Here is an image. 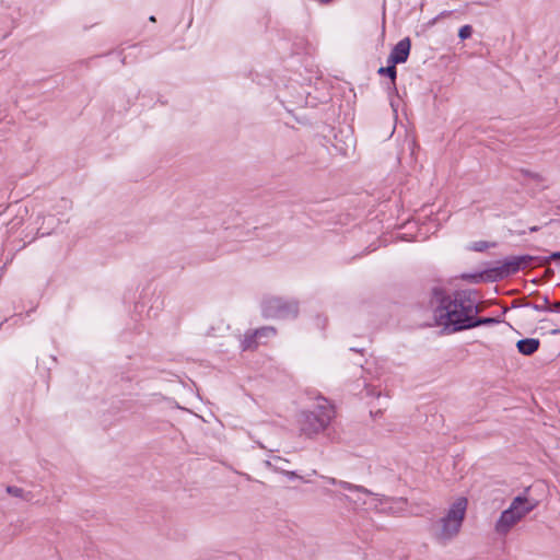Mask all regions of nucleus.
<instances>
[{"label": "nucleus", "instance_id": "obj_25", "mask_svg": "<svg viewBox=\"0 0 560 560\" xmlns=\"http://www.w3.org/2000/svg\"><path fill=\"white\" fill-rule=\"evenodd\" d=\"M536 231H538V226H532V228H529V232H536Z\"/></svg>", "mask_w": 560, "mask_h": 560}, {"label": "nucleus", "instance_id": "obj_14", "mask_svg": "<svg viewBox=\"0 0 560 560\" xmlns=\"http://www.w3.org/2000/svg\"><path fill=\"white\" fill-rule=\"evenodd\" d=\"M258 343H261V342L259 341V339L256 336V332L254 330L252 332L248 331L244 335V338L241 341V347H242V350L246 351V350L256 348L258 346Z\"/></svg>", "mask_w": 560, "mask_h": 560}, {"label": "nucleus", "instance_id": "obj_17", "mask_svg": "<svg viewBox=\"0 0 560 560\" xmlns=\"http://www.w3.org/2000/svg\"><path fill=\"white\" fill-rule=\"evenodd\" d=\"M499 319L494 317H478L477 315L472 316V319L470 320L471 328L482 326V325H494L498 324Z\"/></svg>", "mask_w": 560, "mask_h": 560}, {"label": "nucleus", "instance_id": "obj_23", "mask_svg": "<svg viewBox=\"0 0 560 560\" xmlns=\"http://www.w3.org/2000/svg\"><path fill=\"white\" fill-rule=\"evenodd\" d=\"M547 259V264L550 261V260H560V252H553L551 253L548 257H546Z\"/></svg>", "mask_w": 560, "mask_h": 560}, {"label": "nucleus", "instance_id": "obj_16", "mask_svg": "<svg viewBox=\"0 0 560 560\" xmlns=\"http://www.w3.org/2000/svg\"><path fill=\"white\" fill-rule=\"evenodd\" d=\"M255 332L261 343L276 336V329L271 326L260 327L256 329Z\"/></svg>", "mask_w": 560, "mask_h": 560}, {"label": "nucleus", "instance_id": "obj_11", "mask_svg": "<svg viewBox=\"0 0 560 560\" xmlns=\"http://www.w3.org/2000/svg\"><path fill=\"white\" fill-rule=\"evenodd\" d=\"M328 493L330 495L336 497L339 500L347 501L348 503L353 505V508H355V509L365 506L368 504V500L365 499V497H370L371 495V494H365V493H350V492H348L349 494H345V493H340V492H337V491H331V492H328Z\"/></svg>", "mask_w": 560, "mask_h": 560}, {"label": "nucleus", "instance_id": "obj_24", "mask_svg": "<svg viewBox=\"0 0 560 560\" xmlns=\"http://www.w3.org/2000/svg\"><path fill=\"white\" fill-rule=\"evenodd\" d=\"M287 476L290 478V479H294V478H298V475L295 471H287L285 472Z\"/></svg>", "mask_w": 560, "mask_h": 560}, {"label": "nucleus", "instance_id": "obj_15", "mask_svg": "<svg viewBox=\"0 0 560 560\" xmlns=\"http://www.w3.org/2000/svg\"><path fill=\"white\" fill-rule=\"evenodd\" d=\"M377 72L381 75L389 78L392 80L393 85H395V80L397 77L396 65H393L390 61L387 60V66L381 67ZM394 90H396V86H394Z\"/></svg>", "mask_w": 560, "mask_h": 560}, {"label": "nucleus", "instance_id": "obj_4", "mask_svg": "<svg viewBox=\"0 0 560 560\" xmlns=\"http://www.w3.org/2000/svg\"><path fill=\"white\" fill-rule=\"evenodd\" d=\"M298 303L279 296L267 298L261 303V313L266 318H294L298 315Z\"/></svg>", "mask_w": 560, "mask_h": 560}, {"label": "nucleus", "instance_id": "obj_22", "mask_svg": "<svg viewBox=\"0 0 560 560\" xmlns=\"http://www.w3.org/2000/svg\"><path fill=\"white\" fill-rule=\"evenodd\" d=\"M487 247V243L486 242H477L474 244V249L477 250V252H481L485 248Z\"/></svg>", "mask_w": 560, "mask_h": 560}, {"label": "nucleus", "instance_id": "obj_27", "mask_svg": "<svg viewBox=\"0 0 560 560\" xmlns=\"http://www.w3.org/2000/svg\"><path fill=\"white\" fill-rule=\"evenodd\" d=\"M150 21L151 22H154L155 21V18L153 15L150 16Z\"/></svg>", "mask_w": 560, "mask_h": 560}, {"label": "nucleus", "instance_id": "obj_8", "mask_svg": "<svg viewBox=\"0 0 560 560\" xmlns=\"http://www.w3.org/2000/svg\"><path fill=\"white\" fill-rule=\"evenodd\" d=\"M538 504V501L535 499H528L526 494H520L515 497L510 506H515L513 511L515 515L520 516V521L525 517L529 512H532Z\"/></svg>", "mask_w": 560, "mask_h": 560}, {"label": "nucleus", "instance_id": "obj_13", "mask_svg": "<svg viewBox=\"0 0 560 560\" xmlns=\"http://www.w3.org/2000/svg\"><path fill=\"white\" fill-rule=\"evenodd\" d=\"M518 262L522 269L530 267L533 265L544 266L547 264L546 257L541 256H532V255H520L517 256Z\"/></svg>", "mask_w": 560, "mask_h": 560}, {"label": "nucleus", "instance_id": "obj_10", "mask_svg": "<svg viewBox=\"0 0 560 560\" xmlns=\"http://www.w3.org/2000/svg\"><path fill=\"white\" fill-rule=\"evenodd\" d=\"M323 480L325 483L332 485V486H339L341 489H343L347 492L350 493H365V494H372V491L368 488H364L363 486H358L350 483L348 481L338 480L332 477H323Z\"/></svg>", "mask_w": 560, "mask_h": 560}, {"label": "nucleus", "instance_id": "obj_9", "mask_svg": "<svg viewBox=\"0 0 560 560\" xmlns=\"http://www.w3.org/2000/svg\"><path fill=\"white\" fill-rule=\"evenodd\" d=\"M370 497H371V499L368 500V504H366L369 510H373L376 513H382V514L394 513L393 506H392V503H393L392 499H389L385 495L374 493V492H372V495H370Z\"/></svg>", "mask_w": 560, "mask_h": 560}, {"label": "nucleus", "instance_id": "obj_18", "mask_svg": "<svg viewBox=\"0 0 560 560\" xmlns=\"http://www.w3.org/2000/svg\"><path fill=\"white\" fill-rule=\"evenodd\" d=\"M7 492L10 493L13 497L22 498V499H24L26 501L31 500V498H30L31 493L30 492L25 491L22 488L15 487V486H9L7 488Z\"/></svg>", "mask_w": 560, "mask_h": 560}, {"label": "nucleus", "instance_id": "obj_26", "mask_svg": "<svg viewBox=\"0 0 560 560\" xmlns=\"http://www.w3.org/2000/svg\"><path fill=\"white\" fill-rule=\"evenodd\" d=\"M350 350L351 351H358V352H362L363 351L362 349H357V348H351Z\"/></svg>", "mask_w": 560, "mask_h": 560}, {"label": "nucleus", "instance_id": "obj_1", "mask_svg": "<svg viewBox=\"0 0 560 560\" xmlns=\"http://www.w3.org/2000/svg\"><path fill=\"white\" fill-rule=\"evenodd\" d=\"M431 305L436 324L447 332L470 329L472 316L479 313L476 298L466 290L450 294L444 288L434 287L431 291Z\"/></svg>", "mask_w": 560, "mask_h": 560}, {"label": "nucleus", "instance_id": "obj_20", "mask_svg": "<svg viewBox=\"0 0 560 560\" xmlns=\"http://www.w3.org/2000/svg\"><path fill=\"white\" fill-rule=\"evenodd\" d=\"M544 305L541 303H538V305H534V310L536 311H547V306L549 305V300L547 296H544Z\"/></svg>", "mask_w": 560, "mask_h": 560}, {"label": "nucleus", "instance_id": "obj_2", "mask_svg": "<svg viewBox=\"0 0 560 560\" xmlns=\"http://www.w3.org/2000/svg\"><path fill=\"white\" fill-rule=\"evenodd\" d=\"M334 418V406L326 398H319L313 409L301 411L298 420L300 432L312 439L325 432Z\"/></svg>", "mask_w": 560, "mask_h": 560}, {"label": "nucleus", "instance_id": "obj_12", "mask_svg": "<svg viewBox=\"0 0 560 560\" xmlns=\"http://www.w3.org/2000/svg\"><path fill=\"white\" fill-rule=\"evenodd\" d=\"M540 341L536 338L521 339L516 343V348L520 353L524 355H532L539 348Z\"/></svg>", "mask_w": 560, "mask_h": 560}, {"label": "nucleus", "instance_id": "obj_5", "mask_svg": "<svg viewBox=\"0 0 560 560\" xmlns=\"http://www.w3.org/2000/svg\"><path fill=\"white\" fill-rule=\"evenodd\" d=\"M520 270H522V268L517 256H509L505 257L502 261H498V266L491 268L490 272L493 273L494 278L503 279L511 275L517 273Z\"/></svg>", "mask_w": 560, "mask_h": 560}, {"label": "nucleus", "instance_id": "obj_6", "mask_svg": "<svg viewBox=\"0 0 560 560\" xmlns=\"http://www.w3.org/2000/svg\"><path fill=\"white\" fill-rule=\"evenodd\" d=\"M515 506H509L504 510L495 523V532L500 535H506L510 529L520 522V516L514 514Z\"/></svg>", "mask_w": 560, "mask_h": 560}, {"label": "nucleus", "instance_id": "obj_19", "mask_svg": "<svg viewBox=\"0 0 560 560\" xmlns=\"http://www.w3.org/2000/svg\"><path fill=\"white\" fill-rule=\"evenodd\" d=\"M471 34H472V27L468 24L462 26L458 31V37L463 40L469 38L471 36Z\"/></svg>", "mask_w": 560, "mask_h": 560}, {"label": "nucleus", "instance_id": "obj_21", "mask_svg": "<svg viewBox=\"0 0 560 560\" xmlns=\"http://www.w3.org/2000/svg\"><path fill=\"white\" fill-rule=\"evenodd\" d=\"M547 311L553 312V313H560V302H556L550 306H547Z\"/></svg>", "mask_w": 560, "mask_h": 560}, {"label": "nucleus", "instance_id": "obj_3", "mask_svg": "<svg viewBox=\"0 0 560 560\" xmlns=\"http://www.w3.org/2000/svg\"><path fill=\"white\" fill-rule=\"evenodd\" d=\"M467 510V499L458 498L448 509L446 515L440 520L441 528L435 534L440 542H447L454 538L463 524Z\"/></svg>", "mask_w": 560, "mask_h": 560}, {"label": "nucleus", "instance_id": "obj_7", "mask_svg": "<svg viewBox=\"0 0 560 560\" xmlns=\"http://www.w3.org/2000/svg\"><path fill=\"white\" fill-rule=\"evenodd\" d=\"M411 48V42L409 37L400 39L392 49L388 61L393 65L404 63L407 61Z\"/></svg>", "mask_w": 560, "mask_h": 560}]
</instances>
